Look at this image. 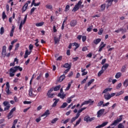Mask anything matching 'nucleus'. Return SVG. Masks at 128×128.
<instances>
[{"label": "nucleus", "instance_id": "f257e3e1", "mask_svg": "<svg viewBox=\"0 0 128 128\" xmlns=\"http://www.w3.org/2000/svg\"><path fill=\"white\" fill-rule=\"evenodd\" d=\"M122 120V115H121L120 116V118H117L116 120H115L113 123H112V124H110V126H116V124H118V122H120L121 120Z\"/></svg>", "mask_w": 128, "mask_h": 128}, {"label": "nucleus", "instance_id": "f03ea898", "mask_svg": "<svg viewBox=\"0 0 128 128\" xmlns=\"http://www.w3.org/2000/svg\"><path fill=\"white\" fill-rule=\"evenodd\" d=\"M112 2H114L116 4L118 2V0H106V2H108L107 6H106V8L108 9L110 6L112 4Z\"/></svg>", "mask_w": 128, "mask_h": 128}, {"label": "nucleus", "instance_id": "7ed1b4c3", "mask_svg": "<svg viewBox=\"0 0 128 128\" xmlns=\"http://www.w3.org/2000/svg\"><path fill=\"white\" fill-rule=\"evenodd\" d=\"M84 120L86 122H92V120H94V117L90 118V116H86L84 118Z\"/></svg>", "mask_w": 128, "mask_h": 128}, {"label": "nucleus", "instance_id": "20e7f679", "mask_svg": "<svg viewBox=\"0 0 128 128\" xmlns=\"http://www.w3.org/2000/svg\"><path fill=\"white\" fill-rule=\"evenodd\" d=\"M61 38H62V34H60L59 38H58L56 36L54 37V40L55 44H58V42H60V40Z\"/></svg>", "mask_w": 128, "mask_h": 128}, {"label": "nucleus", "instance_id": "39448f33", "mask_svg": "<svg viewBox=\"0 0 128 128\" xmlns=\"http://www.w3.org/2000/svg\"><path fill=\"white\" fill-rule=\"evenodd\" d=\"M104 109H101L99 110L97 112V116L98 118H100L102 114H104Z\"/></svg>", "mask_w": 128, "mask_h": 128}, {"label": "nucleus", "instance_id": "423d86ee", "mask_svg": "<svg viewBox=\"0 0 128 128\" xmlns=\"http://www.w3.org/2000/svg\"><path fill=\"white\" fill-rule=\"evenodd\" d=\"M2 54L4 56V58L6 57V46H3Z\"/></svg>", "mask_w": 128, "mask_h": 128}, {"label": "nucleus", "instance_id": "0eeeda50", "mask_svg": "<svg viewBox=\"0 0 128 128\" xmlns=\"http://www.w3.org/2000/svg\"><path fill=\"white\" fill-rule=\"evenodd\" d=\"M104 44V42H101V44H100V46H99L98 52H102V49L104 48L106 46V44Z\"/></svg>", "mask_w": 128, "mask_h": 128}, {"label": "nucleus", "instance_id": "6e6552de", "mask_svg": "<svg viewBox=\"0 0 128 128\" xmlns=\"http://www.w3.org/2000/svg\"><path fill=\"white\" fill-rule=\"evenodd\" d=\"M40 4V2L36 3V0H32V2L31 4V6H38Z\"/></svg>", "mask_w": 128, "mask_h": 128}, {"label": "nucleus", "instance_id": "1a4fd4ad", "mask_svg": "<svg viewBox=\"0 0 128 128\" xmlns=\"http://www.w3.org/2000/svg\"><path fill=\"white\" fill-rule=\"evenodd\" d=\"M106 4H102L100 6V10H99V12H104V10H106Z\"/></svg>", "mask_w": 128, "mask_h": 128}, {"label": "nucleus", "instance_id": "9d476101", "mask_svg": "<svg viewBox=\"0 0 128 128\" xmlns=\"http://www.w3.org/2000/svg\"><path fill=\"white\" fill-rule=\"evenodd\" d=\"M50 110H46V111L44 112V114H43L41 116L42 117V116H50Z\"/></svg>", "mask_w": 128, "mask_h": 128}, {"label": "nucleus", "instance_id": "9b49d317", "mask_svg": "<svg viewBox=\"0 0 128 128\" xmlns=\"http://www.w3.org/2000/svg\"><path fill=\"white\" fill-rule=\"evenodd\" d=\"M54 100H55V102L52 104V107L55 108V106H56V104H58V102H60V99L54 98Z\"/></svg>", "mask_w": 128, "mask_h": 128}, {"label": "nucleus", "instance_id": "f8f14e48", "mask_svg": "<svg viewBox=\"0 0 128 128\" xmlns=\"http://www.w3.org/2000/svg\"><path fill=\"white\" fill-rule=\"evenodd\" d=\"M28 6V3H26L22 8V12H24L26 10Z\"/></svg>", "mask_w": 128, "mask_h": 128}, {"label": "nucleus", "instance_id": "ddd939ff", "mask_svg": "<svg viewBox=\"0 0 128 128\" xmlns=\"http://www.w3.org/2000/svg\"><path fill=\"white\" fill-rule=\"evenodd\" d=\"M14 28H16V27H14V26L12 25V30L10 32V36H11V38H12V36H14Z\"/></svg>", "mask_w": 128, "mask_h": 128}, {"label": "nucleus", "instance_id": "4468645a", "mask_svg": "<svg viewBox=\"0 0 128 128\" xmlns=\"http://www.w3.org/2000/svg\"><path fill=\"white\" fill-rule=\"evenodd\" d=\"M64 78H66V76L64 75V74L59 78L58 82H62V80H64Z\"/></svg>", "mask_w": 128, "mask_h": 128}, {"label": "nucleus", "instance_id": "2eb2a0df", "mask_svg": "<svg viewBox=\"0 0 128 128\" xmlns=\"http://www.w3.org/2000/svg\"><path fill=\"white\" fill-rule=\"evenodd\" d=\"M28 96H34V94L32 93V87H30L29 89Z\"/></svg>", "mask_w": 128, "mask_h": 128}, {"label": "nucleus", "instance_id": "dca6fc26", "mask_svg": "<svg viewBox=\"0 0 128 128\" xmlns=\"http://www.w3.org/2000/svg\"><path fill=\"white\" fill-rule=\"evenodd\" d=\"M104 98L105 100H110V98H111L110 94H104Z\"/></svg>", "mask_w": 128, "mask_h": 128}, {"label": "nucleus", "instance_id": "f3484780", "mask_svg": "<svg viewBox=\"0 0 128 128\" xmlns=\"http://www.w3.org/2000/svg\"><path fill=\"white\" fill-rule=\"evenodd\" d=\"M63 68H68V70H70L72 66L70 64L68 63H66L63 66Z\"/></svg>", "mask_w": 128, "mask_h": 128}, {"label": "nucleus", "instance_id": "a211bd4d", "mask_svg": "<svg viewBox=\"0 0 128 128\" xmlns=\"http://www.w3.org/2000/svg\"><path fill=\"white\" fill-rule=\"evenodd\" d=\"M70 26H76V20H72L70 22Z\"/></svg>", "mask_w": 128, "mask_h": 128}, {"label": "nucleus", "instance_id": "6ab92c4d", "mask_svg": "<svg viewBox=\"0 0 128 128\" xmlns=\"http://www.w3.org/2000/svg\"><path fill=\"white\" fill-rule=\"evenodd\" d=\"M101 41L102 39L97 38L96 40H94V44H98Z\"/></svg>", "mask_w": 128, "mask_h": 128}, {"label": "nucleus", "instance_id": "aec40b11", "mask_svg": "<svg viewBox=\"0 0 128 128\" xmlns=\"http://www.w3.org/2000/svg\"><path fill=\"white\" fill-rule=\"evenodd\" d=\"M80 10V6H78V5L76 4L74 8H73L72 12H77V10Z\"/></svg>", "mask_w": 128, "mask_h": 128}, {"label": "nucleus", "instance_id": "412c9836", "mask_svg": "<svg viewBox=\"0 0 128 128\" xmlns=\"http://www.w3.org/2000/svg\"><path fill=\"white\" fill-rule=\"evenodd\" d=\"M72 82H73V80H72L70 82H69L68 83V86L66 88V90H70V86H71L72 84Z\"/></svg>", "mask_w": 128, "mask_h": 128}, {"label": "nucleus", "instance_id": "4be33fe9", "mask_svg": "<svg viewBox=\"0 0 128 128\" xmlns=\"http://www.w3.org/2000/svg\"><path fill=\"white\" fill-rule=\"evenodd\" d=\"M112 90V88H106L104 90L102 94H106V92H110Z\"/></svg>", "mask_w": 128, "mask_h": 128}, {"label": "nucleus", "instance_id": "5701e85b", "mask_svg": "<svg viewBox=\"0 0 128 128\" xmlns=\"http://www.w3.org/2000/svg\"><path fill=\"white\" fill-rule=\"evenodd\" d=\"M127 66L128 65L126 64L123 66L121 68V72H126V68Z\"/></svg>", "mask_w": 128, "mask_h": 128}, {"label": "nucleus", "instance_id": "b1692460", "mask_svg": "<svg viewBox=\"0 0 128 128\" xmlns=\"http://www.w3.org/2000/svg\"><path fill=\"white\" fill-rule=\"evenodd\" d=\"M108 64H105L102 67V68H104V70H106V68H108Z\"/></svg>", "mask_w": 128, "mask_h": 128}, {"label": "nucleus", "instance_id": "393cba45", "mask_svg": "<svg viewBox=\"0 0 128 128\" xmlns=\"http://www.w3.org/2000/svg\"><path fill=\"white\" fill-rule=\"evenodd\" d=\"M80 122H82V118H80L76 122V124L74 125V126H78L80 124Z\"/></svg>", "mask_w": 128, "mask_h": 128}, {"label": "nucleus", "instance_id": "a878e982", "mask_svg": "<svg viewBox=\"0 0 128 128\" xmlns=\"http://www.w3.org/2000/svg\"><path fill=\"white\" fill-rule=\"evenodd\" d=\"M123 86H125L126 88H128V79H126L124 83H123Z\"/></svg>", "mask_w": 128, "mask_h": 128}, {"label": "nucleus", "instance_id": "bb28decb", "mask_svg": "<svg viewBox=\"0 0 128 128\" xmlns=\"http://www.w3.org/2000/svg\"><path fill=\"white\" fill-rule=\"evenodd\" d=\"M66 94H62L60 93H59L58 94V96H60V98H62V100H64V98H66Z\"/></svg>", "mask_w": 128, "mask_h": 128}, {"label": "nucleus", "instance_id": "cd10ccee", "mask_svg": "<svg viewBox=\"0 0 128 128\" xmlns=\"http://www.w3.org/2000/svg\"><path fill=\"white\" fill-rule=\"evenodd\" d=\"M80 116H78L77 114H76V116L73 118H72V119L71 120V122L72 123L74 122V120H78V118Z\"/></svg>", "mask_w": 128, "mask_h": 128}, {"label": "nucleus", "instance_id": "c85d7f7f", "mask_svg": "<svg viewBox=\"0 0 128 128\" xmlns=\"http://www.w3.org/2000/svg\"><path fill=\"white\" fill-rule=\"evenodd\" d=\"M68 106V103L64 102L63 104L60 106V108H66Z\"/></svg>", "mask_w": 128, "mask_h": 128}, {"label": "nucleus", "instance_id": "c756f323", "mask_svg": "<svg viewBox=\"0 0 128 128\" xmlns=\"http://www.w3.org/2000/svg\"><path fill=\"white\" fill-rule=\"evenodd\" d=\"M120 76H122V73L120 72H118L115 76L116 78H120Z\"/></svg>", "mask_w": 128, "mask_h": 128}, {"label": "nucleus", "instance_id": "7c9ffc66", "mask_svg": "<svg viewBox=\"0 0 128 128\" xmlns=\"http://www.w3.org/2000/svg\"><path fill=\"white\" fill-rule=\"evenodd\" d=\"M60 88V85H58L54 88V92H58Z\"/></svg>", "mask_w": 128, "mask_h": 128}, {"label": "nucleus", "instance_id": "2f4dec72", "mask_svg": "<svg viewBox=\"0 0 128 128\" xmlns=\"http://www.w3.org/2000/svg\"><path fill=\"white\" fill-rule=\"evenodd\" d=\"M104 72V70L102 69V70H100L98 74V76H102Z\"/></svg>", "mask_w": 128, "mask_h": 128}, {"label": "nucleus", "instance_id": "473e14b6", "mask_svg": "<svg viewBox=\"0 0 128 128\" xmlns=\"http://www.w3.org/2000/svg\"><path fill=\"white\" fill-rule=\"evenodd\" d=\"M46 96H48V98H54V94H48L47 93L46 94Z\"/></svg>", "mask_w": 128, "mask_h": 128}, {"label": "nucleus", "instance_id": "72a5a7b5", "mask_svg": "<svg viewBox=\"0 0 128 128\" xmlns=\"http://www.w3.org/2000/svg\"><path fill=\"white\" fill-rule=\"evenodd\" d=\"M124 94V90H120V92L116 94V96H122Z\"/></svg>", "mask_w": 128, "mask_h": 128}, {"label": "nucleus", "instance_id": "f704fd0d", "mask_svg": "<svg viewBox=\"0 0 128 128\" xmlns=\"http://www.w3.org/2000/svg\"><path fill=\"white\" fill-rule=\"evenodd\" d=\"M44 22H41L36 24V26H44Z\"/></svg>", "mask_w": 128, "mask_h": 128}, {"label": "nucleus", "instance_id": "c9c22d12", "mask_svg": "<svg viewBox=\"0 0 128 128\" xmlns=\"http://www.w3.org/2000/svg\"><path fill=\"white\" fill-rule=\"evenodd\" d=\"M94 82V79H92L91 80H90V82H88V83L87 84L88 86H90L92 84V82Z\"/></svg>", "mask_w": 128, "mask_h": 128}, {"label": "nucleus", "instance_id": "e433bc0d", "mask_svg": "<svg viewBox=\"0 0 128 128\" xmlns=\"http://www.w3.org/2000/svg\"><path fill=\"white\" fill-rule=\"evenodd\" d=\"M58 120V118H54V119L52 120L51 123L52 124H56V122Z\"/></svg>", "mask_w": 128, "mask_h": 128}, {"label": "nucleus", "instance_id": "4c0bfd02", "mask_svg": "<svg viewBox=\"0 0 128 128\" xmlns=\"http://www.w3.org/2000/svg\"><path fill=\"white\" fill-rule=\"evenodd\" d=\"M12 116H13L12 114L9 112L7 116V118L8 120H10V118H12Z\"/></svg>", "mask_w": 128, "mask_h": 128}, {"label": "nucleus", "instance_id": "58836bf2", "mask_svg": "<svg viewBox=\"0 0 128 128\" xmlns=\"http://www.w3.org/2000/svg\"><path fill=\"white\" fill-rule=\"evenodd\" d=\"M119 32H126V29L121 28L120 29H118Z\"/></svg>", "mask_w": 128, "mask_h": 128}, {"label": "nucleus", "instance_id": "ea45409f", "mask_svg": "<svg viewBox=\"0 0 128 128\" xmlns=\"http://www.w3.org/2000/svg\"><path fill=\"white\" fill-rule=\"evenodd\" d=\"M85 104H88V100H85L84 102H83L81 104L80 108Z\"/></svg>", "mask_w": 128, "mask_h": 128}, {"label": "nucleus", "instance_id": "a19ab883", "mask_svg": "<svg viewBox=\"0 0 128 128\" xmlns=\"http://www.w3.org/2000/svg\"><path fill=\"white\" fill-rule=\"evenodd\" d=\"M4 27H1L0 30V34H4Z\"/></svg>", "mask_w": 128, "mask_h": 128}, {"label": "nucleus", "instance_id": "79ce46f5", "mask_svg": "<svg viewBox=\"0 0 128 128\" xmlns=\"http://www.w3.org/2000/svg\"><path fill=\"white\" fill-rule=\"evenodd\" d=\"M46 8H48V10H52V5L47 4L46 6Z\"/></svg>", "mask_w": 128, "mask_h": 128}, {"label": "nucleus", "instance_id": "37998d69", "mask_svg": "<svg viewBox=\"0 0 128 128\" xmlns=\"http://www.w3.org/2000/svg\"><path fill=\"white\" fill-rule=\"evenodd\" d=\"M10 104H8V106H6L4 108V111L6 110H10Z\"/></svg>", "mask_w": 128, "mask_h": 128}, {"label": "nucleus", "instance_id": "c03bdc74", "mask_svg": "<svg viewBox=\"0 0 128 128\" xmlns=\"http://www.w3.org/2000/svg\"><path fill=\"white\" fill-rule=\"evenodd\" d=\"M102 32H104V30H102V28H101L98 32V34H99L100 36H102Z\"/></svg>", "mask_w": 128, "mask_h": 128}, {"label": "nucleus", "instance_id": "a18cd8bd", "mask_svg": "<svg viewBox=\"0 0 128 128\" xmlns=\"http://www.w3.org/2000/svg\"><path fill=\"white\" fill-rule=\"evenodd\" d=\"M3 104H4V106H8V104H10V102H8V101H4L3 102Z\"/></svg>", "mask_w": 128, "mask_h": 128}, {"label": "nucleus", "instance_id": "49530a36", "mask_svg": "<svg viewBox=\"0 0 128 128\" xmlns=\"http://www.w3.org/2000/svg\"><path fill=\"white\" fill-rule=\"evenodd\" d=\"M36 8L34 7L32 8L31 10H30V14H34V10H36Z\"/></svg>", "mask_w": 128, "mask_h": 128}, {"label": "nucleus", "instance_id": "de8ad7c7", "mask_svg": "<svg viewBox=\"0 0 128 128\" xmlns=\"http://www.w3.org/2000/svg\"><path fill=\"white\" fill-rule=\"evenodd\" d=\"M6 18V12H3L2 14V18L3 20H5V18Z\"/></svg>", "mask_w": 128, "mask_h": 128}, {"label": "nucleus", "instance_id": "09e8293b", "mask_svg": "<svg viewBox=\"0 0 128 128\" xmlns=\"http://www.w3.org/2000/svg\"><path fill=\"white\" fill-rule=\"evenodd\" d=\"M10 72H14V74L16 72V70H14V68H10Z\"/></svg>", "mask_w": 128, "mask_h": 128}, {"label": "nucleus", "instance_id": "8fccbe9b", "mask_svg": "<svg viewBox=\"0 0 128 128\" xmlns=\"http://www.w3.org/2000/svg\"><path fill=\"white\" fill-rule=\"evenodd\" d=\"M86 40V36H82V42H84Z\"/></svg>", "mask_w": 128, "mask_h": 128}, {"label": "nucleus", "instance_id": "3c124183", "mask_svg": "<svg viewBox=\"0 0 128 128\" xmlns=\"http://www.w3.org/2000/svg\"><path fill=\"white\" fill-rule=\"evenodd\" d=\"M104 104V101H100L98 104V106H102Z\"/></svg>", "mask_w": 128, "mask_h": 128}, {"label": "nucleus", "instance_id": "603ef678", "mask_svg": "<svg viewBox=\"0 0 128 128\" xmlns=\"http://www.w3.org/2000/svg\"><path fill=\"white\" fill-rule=\"evenodd\" d=\"M23 102L24 104H32V102L26 100L24 101Z\"/></svg>", "mask_w": 128, "mask_h": 128}, {"label": "nucleus", "instance_id": "864d4df0", "mask_svg": "<svg viewBox=\"0 0 128 128\" xmlns=\"http://www.w3.org/2000/svg\"><path fill=\"white\" fill-rule=\"evenodd\" d=\"M82 0H80L78 4H76L77 6H79L80 7L82 6Z\"/></svg>", "mask_w": 128, "mask_h": 128}, {"label": "nucleus", "instance_id": "5fc2aeb1", "mask_svg": "<svg viewBox=\"0 0 128 128\" xmlns=\"http://www.w3.org/2000/svg\"><path fill=\"white\" fill-rule=\"evenodd\" d=\"M92 25L90 26V27H89L87 28V32H92Z\"/></svg>", "mask_w": 128, "mask_h": 128}, {"label": "nucleus", "instance_id": "6e6d98bb", "mask_svg": "<svg viewBox=\"0 0 128 128\" xmlns=\"http://www.w3.org/2000/svg\"><path fill=\"white\" fill-rule=\"evenodd\" d=\"M70 118H67L66 120L64 121L63 124H68V122H70Z\"/></svg>", "mask_w": 128, "mask_h": 128}, {"label": "nucleus", "instance_id": "4d7b16f0", "mask_svg": "<svg viewBox=\"0 0 128 128\" xmlns=\"http://www.w3.org/2000/svg\"><path fill=\"white\" fill-rule=\"evenodd\" d=\"M118 128H124V126L122 125V124L120 123L118 125Z\"/></svg>", "mask_w": 128, "mask_h": 128}, {"label": "nucleus", "instance_id": "13d9d810", "mask_svg": "<svg viewBox=\"0 0 128 128\" xmlns=\"http://www.w3.org/2000/svg\"><path fill=\"white\" fill-rule=\"evenodd\" d=\"M122 86V83H119L116 86V88L117 90H118L119 88H120V87Z\"/></svg>", "mask_w": 128, "mask_h": 128}, {"label": "nucleus", "instance_id": "bf43d9fd", "mask_svg": "<svg viewBox=\"0 0 128 128\" xmlns=\"http://www.w3.org/2000/svg\"><path fill=\"white\" fill-rule=\"evenodd\" d=\"M74 46H75L76 48H80V44L77 42H74Z\"/></svg>", "mask_w": 128, "mask_h": 128}, {"label": "nucleus", "instance_id": "052dcab7", "mask_svg": "<svg viewBox=\"0 0 128 128\" xmlns=\"http://www.w3.org/2000/svg\"><path fill=\"white\" fill-rule=\"evenodd\" d=\"M16 107H14V108H12L11 110H10V114H14V112H16Z\"/></svg>", "mask_w": 128, "mask_h": 128}, {"label": "nucleus", "instance_id": "680f3d73", "mask_svg": "<svg viewBox=\"0 0 128 128\" xmlns=\"http://www.w3.org/2000/svg\"><path fill=\"white\" fill-rule=\"evenodd\" d=\"M54 88H50V90L48 91V92H47V94H52V92H54Z\"/></svg>", "mask_w": 128, "mask_h": 128}, {"label": "nucleus", "instance_id": "e2e57ef3", "mask_svg": "<svg viewBox=\"0 0 128 128\" xmlns=\"http://www.w3.org/2000/svg\"><path fill=\"white\" fill-rule=\"evenodd\" d=\"M70 10V5H66L65 8V12H68Z\"/></svg>", "mask_w": 128, "mask_h": 128}, {"label": "nucleus", "instance_id": "0e129e2a", "mask_svg": "<svg viewBox=\"0 0 128 128\" xmlns=\"http://www.w3.org/2000/svg\"><path fill=\"white\" fill-rule=\"evenodd\" d=\"M74 75V72H70L68 74V78H70V76H72Z\"/></svg>", "mask_w": 128, "mask_h": 128}, {"label": "nucleus", "instance_id": "69168bd1", "mask_svg": "<svg viewBox=\"0 0 128 128\" xmlns=\"http://www.w3.org/2000/svg\"><path fill=\"white\" fill-rule=\"evenodd\" d=\"M88 47L84 46L82 48V52H86L88 50Z\"/></svg>", "mask_w": 128, "mask_h": 128}, {"label": "nucleus", "instance_id": "338daca9", "mask_svg": "<svg viewBox=\"0 0 128 128\" xmlns=\"http://www.w3.org/2000/svg\"><path fill=\"white\" fill-rule=\"evenodd\" d=\"M108 124V122H104L101 126H102V128H104V126H106V124Z\"/></svg>", "mask_w": 128, "mask_h": 128}, {"label": "nucleus", "instance_id": "774afa93", "mask_svg": "<svg viewBox=\"0 0 128 128\" xmlns=\"http://www.w3.org/2000/svg\"><path fill=\"white\" fill-rule=\"evenodd\" d=\"M88 101V104H92L94 102V101L92 100L91 99H89Z\"/></svg>", "mask_w": 128, "mask_h": 128}]
</instances>
